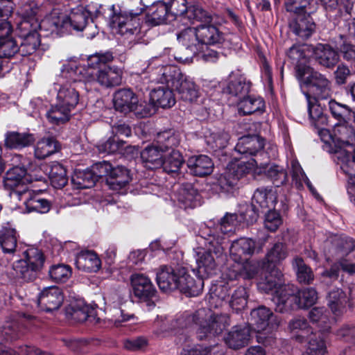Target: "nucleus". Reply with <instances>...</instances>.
<instances>
[{
  "label": "nucleus",
  "mask_w": 355,
  "mask_h": 355,
  "mask_svg": "<svg viewBox=\"0 0 355 355\" xmlns=\"http://www.w3.org/2000/svg\"><path fill=\"white\" fill-rule=\"evenodd\" d=\"M248 297V295L246 288L240 286L232 294L229 305L236 311H241L246 306Z\"/></svg>",
  "instance_id": "338daca9"
},
{
  "label": "nucleus",
  "mask_w": 355,
  "mask_h": 355,
  "mask_svg": "<svg viewBox=\"0 0 355 355\" xmlns=\"http://www.w3.org/2000/svg\"><path fill=\"white\" fill-rule=\"evenodd\" d=\"M71 64L72 63L64 66L61 72L62 78L58 80L55 89L58 91L56 100L74 110L79 102L80 95L77 91L76 84L80 81H74L69 78V73L65 72Z\"/></svg>",
  "instance_id": "4468645a"
},
{
  "label": "nucleus",
  "mask_w": 355,
  "mask_h": 355,
  "mask_svg": "<svg viewBox=\"0 0 355 355\" xmlns=\"http://www.w3.org/2000/svg\"><path fill=\"white\" fill-rule=\"evenodd\" d=\"M241 220L235 214L227 213L221 219L219 224L215 228H209L215 232L216 238L217 236H223V241L225 236H228L233 234L235 232L236 227L238 225Z\"/></svg>",
  "instance_id": "e433bc0d"
},
{
  "label": "nucleus",
  "mask_w": 355,
  "mask_h": 355,
  "mask_svg": "<svg viewBox=\"0 0 355 355\" xmlns=\"http://www.w3.org/2000/svg\"><path fill=\"white\" fill-rule=\"evenodd\" d=\"M262 245L261 244L258 246L251 239L241 237L232 241L230 248V258L236 263H242L247 259L246 256H252L254 252H261Z\"/></svg>",
  "instance_id": "aec40b11"
},
{
  "label": "nucleus",
  "mask_w": 355,
  "mask_h": 355,
  "mask_svg": "<svg viewBox=\"0 0 355 355\" xmlns=\"http://www.w3.org/2000/svg\"><path fill=\"white\" fill-rule=\"evenodd\" d=\"M24 259H20L12 264L13 275L24 282L35 280L42 269L44 257L41 250L31 248L26 251Z\"/></svg>",
  "instance_id": "f8f14e48"
},
{
  "label": "nucleus",
  "mask_w": 355,
  "mask_h": 355,
  "mask_svg": "<svg viewBox=\"0 0 355 355\" xmlns=\"http://www.w3.org/2000/svg\"><path fill=\"white\" fill-rule=\"evenodd\" d=\"M17 238L16 231L6 229L0 233V245L4 253H13L17 248Z\"/></svg>",
  "instance_id": "13d9d810"
},
{
  "label": "nucleus",
  "mask_w": 355,
  "mask_h": 355,
  "mask_svg": "<svg viewBox=\"0 0 355 355\" xmlns=\"http://www.w3.org/2000/svg\"><path fill=\"white\" fill-rule=\"evenodd\" d=\"M65 72L69 73V78L74 81L97 82L105 87L117 86L122 83L123 71L115 66L104 67L96 71L87 69L85 66H78L76 63H72Z\"/></svg>",
  "instance_id": "6e6552de"
},
{
  "label": "nucleus",
  "mask_w": 355,
  "mask_h": 355,
  "mask_svg": "<svg viewBox=\"0 0 355 355\" xmlns=\"http://www.w3.org/2000/svg\"><path fill=\"white\" fill-rule=\"evenodd\" d=\"M114 109L123 114L133 112L139 118L150 116L153 111V105L146 101H139L137 96L130 89H120L113 95Z\"/></svg>",
  "instance_id": "9b49d317"
},
{
  "label": "nucleus",
  "mask_w": 355,
  "mask_h": 355,
  "mask_svg": "<svg viewBox=\"0 0 355 355\" xmlns=\"http://www.w3.org/2000/svg\"><path fill=\"white\" fill-rule=\"evenodd\" d=\"M329 109L331 115L338 121V123L347 122L352 113V110L349 106L340 104L334 100H331L329 102Z\"/></svg>",
  "instance_id": "052dcab7"
},
{
  "label": "nucleus",
  "mask_w": 355,
  "mask_h": 355,
  "mask_svg": "<svg viewBox=\"0 0 355 355\" xmlns=\"http://www.w3.org/2000/svg\"><path fill=\"white\" fill-rule=\"evenodd\" d=\"M238 110L241 114L249 115L256 112H262L265 107V102L261 97H242L237 103Z\"/></svg>",
  "instance_id": "ea45409f"
},
{
  "label": "nucleus",
  "mask_w": 355,
  "mask_h": 355,
  "mask_svg": "<svg viewBox=\"0 0 355 355\" xmlns=\"http://www.w3.org/2000/svg\"><path fill=\"white\" fill-rule=\"evenodd\" d=\"M26 169L24 166H15L8 170L4 177V185L8 189H13L20 184H23L28 179L26 177Z\"/></svg>",
  "instance_id": "a18cd8bd"
},
{
  "label": "nucleus",
  "mask_w": 355,
  "mask_h": 355,
  "mask_svg": "<svg viewBox=\"0 0 355 355\" xmlns=\"http://www.w3.org/2000/svg\"><path fill=\"white\" fill-rule=\"evenodd\" d=\"M72 110L56 100V103L51 106L46 115L49 123L53 125H60L69 120Z\"/></svg>",
  "instance_id": "2f4dec72"
},
{
  "label": "nucleus",
  "mask_w": 355,
  "mask_h": 355,
  "mask_svg": "<svg viewBox=\"0 0 355 355\" xmlns=\"http://www.w3.org/2000/svg\"><path fill=\"white\" fill-rule=\"evenodd\" d=\"M78 12H81V13H84V14L86 13V15H85L86 17L85 19V21L83 27H81L80 29L74 28L73 26L69 27L68 28H64V27H60L57 30V31L64 33L65 32L70 33V32H71V31H84L85 36L87 38H88V39L94 38L98 34V31L97 29V26L94 24V22L92 20L89 21L90 13L87 10H83L82 8H79V9H77L76 11L71 12L69 16L71 15L72 14H76Z\"/></svg>",
  "instance_id": "79ce46f5"
},
{
  "label": "nucleus",
  "mask_w": 355,
  "mask_h": 355,
  "mask_svg": "<svg viewBox=\"0 0 355 355\" xmlns=\"http://www.w3.org/2000/svg\"><path fill=\"white\" fill-rule=\"evenodd\" d=\"M96 182L95 172L92 169L76 170L71 177V182L78 189L91 188Z\"/></svg>",
  "instance_id": "a19ab883"
},
{
  "label": "nucleus",
  "mask_w": 355,
  "mask_h": 355,
  "mask_svg": "<svg viewBox=\"0 0 355 355\" xmlns=\"http://www.w3.org/2000/svg\"><path fill=\"white\" fill-rule=\"evenodd\" d=\"M229 140V134L223 130L210 131L205 135L207 144L214 150L225 148Z\"/></svg>",
  "instance_id": "864d4df0"
},
{
  "label": "nucleus",
  "mask_w": 355,
  "mask_h": 355,
  "mask_svg": "<svg viewBox=\"0 0 355 355\" xmlns=\"http://www.w3.org/2000/svg\"><path fill=\"white\" fill-rule=\"evenodd\" d=\"M173 89L166 87L159 86L152 89L150 93V101L163 108L171 107L175 103V98L173 94Z\"/></svg>",
  "instance_id": "7c9ffc66"
},
{
  "label": "nucleus",
  "mask_w": 355,
  "mask_h": 355,
  "mask_svg": "<svg viewBox=\"0 0 355 355\" xmlns=\"http://www.w3.org/2000/svg\"><path fill=\"white\" fill-rule=\"evenodd\" d=\"M58 143L53 137L43 138L38 141L35 147V156L44 159L58 151Z\"/></svg>",
  "instance_id": "c03bdc74"
},
{
  "label": "nucleus",
  "mask_w": 355,
  "mask_h": 355,
  "mask_svg": "<svg viewBox=\"0 0 355 355\" xmlns=\"http://www.w3.org/2000/svg\"><path fill=\"white\" fill-rule=\"evenodd\" d=\"M331 243L341 256L347 254L355 248V241L347 236H336Z\"/></svg>",
  "instance_id": "0e129e2a"
},
{
  "label": "nucleus",
  "mask_w": 355,
  "mask_h": 355,
  "mask_svg": "<svg viewBox=\"0 0 355 355\" xmlns=\"http://www.w3.org/2000/svg\"><path fill=\"white\" fill-rule=\"evenodd\" d=\"M250 85L245 78L241 75L231 73L229 76L228 83L223 88L225 94L241 98L250 91Z\"/></svg>",
  "instance_id": "a878e982"
},
{
  "label": "nucleus",
  "mask_w": 355,
  "mask_h": 355,
  "mask_svg": "<svg viewBox=\"0 0 355 355\" xmlns=\"http://www.w3.org/2000/svg\"><path fill=\"white\" fill-rule=\"evenodd\" d=\"M170 13L168 3L162 1H157L148 8L146 21L153 26L166 24L171 20Z\"/></svg>",
  "instance_id": "5701e85b"
},
{
  "label": "nucleus",
  "mask_w": 355,
  "mask_h": 355,
  "mask_svg": "<svg viewBox=\"0 0 355 355\" xmlns=\"http://www.w3.org/2000/svg\"><path fill=\"white\" fill-rule=\"evenodd\" d=\"M26 209L28 213L35 211L46 214L51 209V202L39 196H34L25 202Z\"/></svg>",
  "instance_id": "680f3d73"
},
{
  "label": "nucleus",
  "mask_w": 355,
  "mask_h": 355,
  "mask_svg": "<svg viewBox=\"0 0 355 355\" xmlns=\"http://www.w3.org/2000/svg\"><path fill=\"white\" fill-rule=\"evenodd\" d=\"M156 275L157 284L164 292L178 289L190 296H196L202 292L204 286L200 278L194 279L183 267L163 265Z\"/></svg>",
  "instance_id": "20e7f679"
},
{
  "label": "nucleus",
  "mask_w": 355,
  "mask_h": 355,
  "mask_svg": "<svg viewBox=\"0 0 355 355\" xmlns=\"http://www.w3.org/2000/svg\"><path fill=\"white\" fill-rule=\"evenodd\" d=\"M157 142L162 144L164 146H148L141 152V159L145 167L150 169L162 166L164 152L168 148L175 145L177 140L171 132H164L157 135Z\"/></svg>",
  "instance_id": "ddd939ff"
},
{
  "label": "nucleus",
  "mask_w": 355,
  "mask_h": 355,
  "mask_svg": "<svg viewBox=\"0 0 355 355\" xmlns=\"http://www.w3.org/2000/svg\"><path fill=\"white\" fill-rule=\"evenodd\" d=\"M5 0H0V40L12 37V27L8 18L11 15V7Z\"/></svg>",
  "instance_id": "37998d69"
},
{
  "label": "nucleus",
  "mask_w": 355,
  "mask_h": 355,
  "mask_svg": "<svg viewBox=\"0 0 355 355\" xmlns=\"http://www.w3.org/2000/svg\"><path fill=\"white\" fill-rule=\"evenodd\" d=\"M110 178L111 179L110 184L116 185L119 188L125 187L131 180L129 170L122 166L112 167Z\"/></svg>",
  "instance_id": "bf43d9fd"
},
{
  "label": "nucleus",
  "mask_w": 355,
  "mask_h": 355,
  "mask_svg": "<svg viewBox=\"0 0 355 355\" xmlns=\"http://www.w3.org/2000/svg\"><path fill=\"white\" fill-rule=\"evenodd\" d=\"M64 300L62 290L57 286L45 288L40 293L38 304L42 309L47 312L57 310Z\"/></svg>",
  "instance_id": "412c9836"
},
{
  "label": "nucleus",
  "mask_w": 355,
  "mask_h": 355,
  "mask_svg": "<svg viewBox=\"0 0 355 355\" xmlns=\"http://www.w3.org/2000/svg\"><path fill=\"white\" fill-rule=\"evenodd\" d=\"M158 319L162 322V328L164 331H171L175 334L193 324H197V337L201 340L220 334L230 324L227 314L214 313L205 309H199L195 313L186 311L176 315L171 320L162 315Z\"/></svg>",
  "instance_id": "f257e3e1"
},
{
  "label": "nucleus",
  "mask_w": 355,
  "mask_h": 355,
  "mask_svg": "<svg viewBox=\"0 0 355 355\" xmlns=\"http://www.w3.org/2000/svg\"><path fill=\"white\" fill-rule=\"evenodd\" d=\"M274 298L277 311L283 313L291 309L306 308L314 304L318 293L313 288H306L297 292L293 285L284 287Z\"/></svg>",
  "instance_id": "9d476101"
},
{
  "label": "nucleus",
  "mask_w": 355,
  "mask_h": 355,
  "mask_svg": "<svg viewBox=\"0 0 355 355\" xmlns=\"http://www.w3.org/2000/svg\"><path fill=\"white\" fill-rule=\"evenodd\" d=\"M333 138L343 145L352 146L355 144V132L347 122L338 123L333 129Z\"/></svg>",
  "instance_id": "58836bf2"
},
{
  "label": "nucleus",
  "mask_w": 355,
  "mask_h": 355,
  "mask_svg": "<svg viewBox=\"0 0 355 355\" xmlns=\"http://www.w3.org/2000/svg\"><path fill=\"white\" fill-rule=\"evenodd\" d=\"M310 320L315 324L320 332H327L330 329L329 313L324 307H315L309 313Z\"/></svg>",
  "instance_id": "de8ad7c7"
},
{
  "label": "nucleus",
  "mask_w": 355,
  "mask_h": 355,
  "mask_svg": "<svg viewBox=\"0 0 355 355\" xmlns=\"http://www.w3.org/2000/svg\"><path fill=\"white\" fill-rule=\"evenodd\" d=\"M284 6L291 16L304 13L312 14L317 10V3L315 0H286Z\"/></svg>",
  "instance_id": "f704fd0d"
},
{
  "label": "nucleus",
  "mask_w": 355,
  "mask_h": 355,
  "mask_svg": "<svg viewBox=\"0 0 355 355\" xmlns=\"http://www.w3.org/2000/svg\"><path fill=\"white\" fill-rule=\"evenodd\" d=\"M191 173L196 176H206L213 171L214 164L207 155H200L189 157L187 162Z\"/></svg>",
  "instance_id": "bb28decb"
},
{
  "label": "nucleus",
  "mask_w": 355,
  "mask_h": 355,
  "mask_svg": "<svg viewBox=\"0 0 355 355\" xmlns=\"http://www.w3.org/2000/svg\"><path fill=\"white\" fill-rule=\"evenodd\" d=\"M327 302L332 313L335 315L339 316L345 312L348 298L341 289L336 288L329 293Z\"/></svg>",
  "instance_id": "c9c22d12"
},
{
  "label": "nucleus",
  "mask_w": 355,
  "mask_h": 355,
  "mask_svg": "<svg viewBox=\"0 0 355 355\" xmlns=\"http://www.w3.org/2000/svg\"><path fill=\"white\" fill-rule=\"evenodd\" d=\"M143 11L144 8L141 7L127 10H116L112 5L109 17L110 26L113 32L121 35L129 44H135L140 39L139 15Z\"/></svg>",
  "instance_id": "0eeeda50"
},
{
  "label": "nucleus",
  "mask_w": 355,
  "mask_h": 355,
  "mask_svg": "<svg viewBox=\"0 0 355 355\" xmlns=\"http://www.w3.org/2000/svg\"><path fill=\"white\" fill-rule=\"evenodd\" d=\"M263 165L261 159H251L246 162L243 160H237L236 162L230 163L227 165V169L237 180L248 174L254 166H262Z\"/></svg>",
  "instance_id": "473e14b6"
},
{
  "label": "nucleus",
  "mask_w": 355,
  "mask_h": 355,
  "mask_svg": "<svg viewBox=\"0 0 355 355\" xmlns=\"http://www.w3.org/2000/svg\"><path fill=\"white\" fill-rule=\"evenodd\" d=\"M49 176L55 188L64 187L68 181L66 169L58 162L53 163L49 171Z\"/></svg>",
  "instance_id": "5fc2aeb1"
},
{
  "label": "nucleus",
  "mask_w": 355,
  "mask_h": 355,
  "mask_svg": "<svg viewBox=\"0 0 355 355\" xmlns=\"http://www.w3.org/2000/svg\"><path fill=\"white\" fill-rule=\"evenodd\" d=\"M114 56L112 52L107 51L105 52L96 53L89 56L87 60V69L96 70L101 64H107L113 60Z\"/></svg>",
  "instance_id": "774afa93"
},
{
  "label": "nucleus",
  "mask_w": 355,
  "mask_h": 355,
  "mask_svg": "<svg viewBox=\"0 0 355 355\" xmlns=\"http://www.w3.org/2000/svg\"><path fill=\"white\" fill-rule=\"evenodd\" d=\"M177 39L192 55L203 51L205 46L221 44L225 40L223 33L216 26L207 24L184 29Z\"/></svg>",
  "instance_id": "39448f33"
},
{
  "label": "nucleus",
  "mask_w": 355,
  "mask_h": 355,
  "mask_svg": "<svg viewBox=\"0 0 355 355\" xmlns=\"http://www.w3.org/2000/svg\"><path fill=\"white\" fill-rule=\"evenodd\" d=\"M295 73L305 97L326 99L330 96L331 83L323 74L302 64L295 67Z\"/></svg>",
  "instance_id": "1a4fd4ad"
},
{
  "label": "nucleus",
  "mask_w": 355,
  "mask_h": 355,
  "mask_svg": "<svg viewBox=\"0 0 355 355\" xmlns=\"http://www.w3.org/2000/svg\"><path fill=\"white\" fill-rule=\"evenodd\" d=\"M67 315L72 320L83 322L87 320L93 321L95 318L96 311L93 307L79 302L71 304L67 309Z\"/></svg>",
  "instance_id": "c756f323"
},
{
  "label": "nucleus",
  "mask_w": 355,
  "mask_h": 355,
  "mask_svg": "<svg viewBox=\"0 0 355 355\" xmlns=\"http://www.w3.org/2000/svg\"><path fill=\"white\" fill-rule=\"evenodd\" d=\"M34 141L33 135L27 132H9L5 137V146L10 149H21Z\"/></svg>",
  "instance_id": "72a5a7b5"
},
{
  "label": "nucleus",
  "mask_w": 355,
  "mask_h": 355,
  "mask_svg": "<svg viewBox=\"0 0 355 355\" xmlns=\"http://www.w3.org/2000/svg\"><path fill=\"white\" fill-rule=\"evenodd\" d=\"M280 320L267 307L261 306L253 309L250 313L251 329L259 332L266 330L276 329L279 327Z\"/></svg>",
  "instance_id": "6ab92c4d"
},
{
  "label": "nucleus",
  "mask_w": 355,
  "mask_h": 355,
  "mask_svg": "<svg viewBox=\"0 0 355 355\" xmlns=\"http://www.w3.org/2000/svg\"><path fill=\"white\" fill-rule=\"evenodd\" d=\"M276 200L275 193L272 189L260 187L254 192L252 202L261 211V213H264L274 209Z\"/></svg>",
  "instance_id": "393cba45"
},
{
  "label": "nucleus",
  "mask_w": 355,
  "mask_h": 355,
  "mask_svg": "<svg viewBox=\"0 0 355 355\" xmlns=\"http://www.w3.org/2000/svg\"><path fill=\"white\" fill-rule=\"evenodd\" d=\"M308 105V113L310 119L313 121L315 125L324 124L327 122V117L323 113V108L319 103V98L306 97Z\"/></svg>",
  "instance_id": "603ef678"
},
{
  "label": "nucleus",
  "mask_w": 355,
  "mask_h": 355,
  "mask_svg": "<svg viewBox=\"0 0 355 355\" xmlns=\"http://www.w3.org/2000/svg\"><path fill=\"white\" fill-rule=\"evenodd\" d=\"M311 15L304 13L291 16L288 25L291 31L303 39L309 37L315 28V24L311 17Z\"/></svg>",
  "instance_id": "4be33fe9"
},
{
  "label": "nucleus",
  "mask_w": 355,
  "mask_h": 355,
  "mask_svg": "<svg viewBox=\"0 0 355 355\" xmlns=\"http://www.w3.org/2000/svg\"><path fill=\"white\" fill-rule=\"evenodd\" d=\"M239 266V275L245 279L254 278L259 273L261 267L263 268L262 261L245 259L242 263H237Z\"/></svg>",
  "instance_id": "6e6d98bb"
},
{
  "label": "nucleus",
  "mask_w": 355,
  "mask_h": 355,
  "mask_svg": "<svg viewBox=\"0 0 355 355\" xmlns=\"http://www.w3.org/2000/svg\"><path fill=\"white\" fill-rule=\"evenodd\" d=\"M215 232L209 227H205L200 232L201 237L205 240L207 246V249L198 248L196 251L197 278L202 280L216 272L215 257H219L223 252V236H217L216 238Z\"/></svg>",
  "instance_id": "423d86ee"
},
{
  "label": "nucleus",
  "mask_w": 355,
  "mask_h": 355,
  "mask_svg": "<svg viewBox=\"0 0 355 355\" xmlns=\"http://www.w3.org/2000/svg\"><path fill=\"white\" fill-rule=\"evenodd\" d=\"M198 191L190 183L182 184L178 191V201L184 208L194 207L198 198Z\"/></svg>",
  "instance_id": "09e8293b"
},
{
  "label": "nucleus",
  "mask_w": 355,
  "mask_h": 355,
  "mask_svg": "<svg viewBox=\"0 0 355 355\" xmlns=\"http://www.w3.org/2000/svg\"><path fill=\"white\" fill-rule=\"evenodd\" d=\"M293 267L296 270L297 277L300 283L311 284L314 279L311 269L305 264L300 257H295L293 261Z\"/></svg>",
  "instance_id": "4d7b16f0"
},
{
  "label": "nucleus",
  "mask_w": 355,
  "mask_h": 355,
  "mask_svg": "<svg viewBox=\"0 0 355 355\" xmlns=\"http://www.w3.org/2000/svg\"><path fill=\"white\" fill-rule=\"evenodd\" d=\"M263 165L259 166L264 169L265 175L270 179L276 187L284 184L287 181V173L283 166L276 164H267L263 162Z\"/></svg>",
  "instance_id": "49530a36"
},
{
  "label": "nucleus",
  "mask_w": 355,
  "mask_h": 355,
  "mask_svg": "<svg viewBox=\"0 0 355 355\" xmlns=\"http://www.w3.org/2000/svg\"><path fill=\"white\" fill-rule=\"evenodd\" d=\"M76 265L79 270L97 272L101 267V261L94 251L83 250L76 255Z\"/></svg>",
  "instance_id": "cd10ccee"
},
{
  "label": "nucleus",
  "mask_w": 355,
  "mask_h": 355,
  "mask_svg": "<svg viewBox=\"0 0 355 355\" xmlns=\"http://www.w3.org/2000/svg\"><path fill=\"white\" fill-rule=\"evenodd\" d=\"M37 28H33L27 22L18 23L17 31L22 41L19 46V53L22 56L33 54L40 44Z\"/></svg>",
  "instance_id": "a211bd4d"
},
{
  "label": "nucleus",
  "mask_w": 355,
  "mask_h": 355,
  "mask_svg": "<svg viewBox=\"0 0 355 355\" xmlns=\"http://www.w3.org/2000/svg\"><path fill=\"white\" fill-rule=\"evenodd\" d=\"M250 331L251 328L248 325L234 326L225 336L224 340L230 348L240 349L248 344Z\"/></svg>",
  "instance_id": "b1692460"
},
{
  "label": "nucleus",
  "mask_w": 355,
  "mask_h": 355,
  "mask_svg": "<svg viewBox=\"0 0 355 355\" xmlns=\"http://www.w3.org/2000/svg\"><path fill=\"white\" fill-rule=\"evenodd\" d=\"M264 140L257 135H245L239 139L234 148L235 150L245 157L252 156V159H261V162L267 158L263 150Z\"/></svg>",
  "instance_id": "dca6fc26"
},
{
  "label": "nucleus",
  "mask_w": 355,
  "mask_h": 355,
  "mask_svg": "<svg viewBox=\"0 0 355 355\" xmlns=\"http://www.w3.org/2000/svg\"><path fill=\"white\" fill-rule=\"evenodd\" d=\"M40 11V8L35 1L28 0L22 2L17 9V14L21 18L19 23L27 22L33 28H46L53 33L60 27L68 28L73 26L80 29L85 21L86 13L78 12L70 16L53 13L40 23L37 17Z\"/></svg>",
  "instance_id": "f03ea898"
},
{
  "label": "nucleus",
  "mask_w": 355,
  "mask_h": 355,
  "mask_svg": "<svg viewBox=\"0 0 355 355\" xmlns=\"http://www.w3.org/2000/svg\"><path fill=\"white\" fill-rule=\"evenodd\" d=\"M313 54L318 63L327 68L334 67L339 60L337 52L326 44H318L313 49Z\"/></svg>",
  "instance_id": "c85d7f7f"
},
{
  "label": "nucleus",
  "mask_w": 355,
  "mask_h": 355,
  "mask_svg": "<svg viewBox=\"0 0 355 355\" xmlns=\"http://www.w3.org/2000/svg\"><path fill=\"white\" fill-rule=\"evenodd\" d=\"M130 282L135 296L146 302L148 306H154L152 300L156 296L157 291L150 279L143 274L135 273L131 275Z\"/></svg>",
  "instance_id": "f3484780"
},
{
  "label": "nucleus",
  "mask_w": 355,
  "mask_h": 355,
  "mask_svg": "<svg viewBox=\"0 0 355 355\" xmlns=\"http://www.w3.org/2000/svg\"><path fill=\"white\" fill-rule=\"evenodd\" d=\"M263 270L266 274L257 283L258 290L262 293H270L272 295V300L274 302V298L279 291L289 284H282L283 275L277 267L264 266Z\"/></svg>",
  "instance_id": "2eb2a0df"
},
{
  "label": "nucleus",
  "mask_w": 355,
  "mask_h": 355,
  "mask_svg": "<svg viewBox=\"0 0 355 355\" xmlns=\"http://www.w3.org/2000/svg\"><path fill=\"white\" fill-rule=\"evenodd\" d=\"M151 82L166 84L175 91L180 99L192 103L199 97V89L192 78L184 74L181 70L173 65H159L149 68Z\"/></svg>",
  "instance_id": "7ed1b4c3"
},
{
  "label": "nucleus",
  "mask_w": 355,
  "mask_h": 355,
  "mask_svg": "<svg viewBox=\"0 0 355 355\" xmlns=\"http://www.w3.org/2000/svg\"><path fill=\"white\" fill-rule=\"evenodd\" d=\"M327 352V345L322 332L310 335L306 353L304 355H324Z\"/></svg>",
  "instance_id": "3c124183"
},
{
  "label": "nucleus",
  "mask_w": 355,
  "mask_h": 355,
  "mask_svg": "<svg viewBox=\"0 0 355 355\" xmlns=\"http://www.w3.org/2000/svg\"><path fill=\"white\" fill-rule=\"evenodd\" d=\"M239 181L226 168L218 179V186L223 192L232 193L239 188Z\"/></svg>",
  "instance_id": "e2e57ef3"
},
{
  "label": "nucleus",
  "mask_w": 355,
  "mask_h": 355,
  "mask_svg": "<svg viewBox=\"0 0 355 355\" xmlns=\"http://www.w3.org/2000/svg\"><path fill=\"white\" fill-rule=\"evenodd\" d=\"M19 46L13 37L0 40V58H11L19 53Z\"/></svg>",
  "instance_id": "69168bd1"
},
{
  "label": "nucleus",
  "mask_w": 355,
  "mask_h": 355,
  "mask_svg": "<svg viewBox=\"0 0 355 355\" xmlns=\"http://www.w3.org/2000/svg\"><path fill=\"white\" fill-rule=\"evenodd\" d=\"M288 253L286 246L282 243H275L267 252L265 259L262 261L263 266H275L286 259Z\"/></svg>",
  "instance_id": "8fccbe9b"
},
{
  "label": "nucleus",
  "mask_w": 355,
  "mask_h": 355,
  "mask_svg": "<svg viewBox=\"0 0 355 355\" xmlns=\"http://www.w3.org/2000/svg\"><path fill=\"white\" fill-rule=\"evenodd\" d=\"M169 148L164 152L162 159L163 164L161 167L167 173H177L184 163V159L182 154L176 150L171 149L168 151Z\"/></svg>",
  "instance_id": "4c0bfd02"
}]
</instances>
